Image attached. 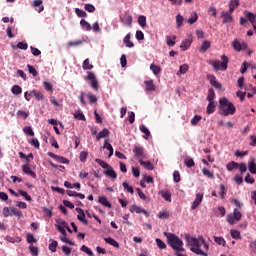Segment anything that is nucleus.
<instances>
[{
    "instance_id": "obj_1",
    "label": "nucleus",
    "mask_w": 256,
    "mask_h": 256,
    "mask_svg": "<svg viewBox=\"0 0 256 256\" xmlns=\"http://www.w3.org/2000/svg\"><path fill=\"white\" fill-rule=\"evenodd\" d=\"M186 246L189 247L192 253L195 255L208 256L207 251H209V244L205 242L203 236L195 237L190 234H185Z\"/></svg>"
},
{
    "instance_id": "obj_2",
    "label": "nucleus",
    "mask_w": 256,
    "mask_h": 256,
    "mask_svg": "<svg viewBox=\"0 0 256 256\" xmlns=\"http://www.w3.org/2000/svg\"><path fill=\"white\" fill-rule=\"evenodd\" d=\"M219 107L220 115H223L224 117H229V115H235V112L237 111L235 105L225 97L219 99Z\"/></svg>"
},
{
    "instance_id": "obj_3",
    "label": "nucleus",
    "mask_w": 256,
    "mask_h": 256,
    "mask_svg": "<svg viewBox=\"0 0 256 256\" xmlns=\"http://www.w3.org/2000/svg\"><path fill=\"white\" fill-rule=\"evenodd\" d=\"M164 237H166L168 245H170L174 251H185V248H183V240H181L179 236L173 233L164 232Z\"/></svg>"
},
{
    "instance_id": "obj_4",
    "label": "nucleus",
    "mask_w": 256,
    "mask_h": 256,
    "mask_svg": "<svg viewBox=\"0 0 256 256\" xmlns=\"http://www.w3.org/2000/svg\"><path fill=\"white\" fill-rule=\"evenodd\" d=\"M222 62L219 60L210 61V65L215 69V71H227V65L229 63V58L225 55L221 56Z\"/></svg>"
},
{
    "instance_id": "obj_5",
    "label": "nucleus",
    "mask_w": 256,
    "mask_h": 256,
    "mask_svg": "<svg viewBox=\"0 0 256 256\" xmlns=\"http://www.w3.org/2000/svg\"><path fill=\"white\" fill-rule=\"evenodd\" d=\"M3 217H23V213L19 211L17 208L13 207H4L2 211Z\"/></svg>"
},
{
    "instance_id": "obj_6",
    "label": "nucleus",
    "mask_w": 256,
    "mask_h": 256,
    "mask_svg": "<svg viewBox=\"0 0 256 256\" xmlns=\"http://www.w3.org/2000/svg\"><path fill=\"white\" fill-rule=\"evenodd\" d=\"M85 81H88V83H90L92 89H94V91H97L99 89L98 86V81H97V76H95V73L88 71L87 75L84 76Z\"/></svg>"
},
{
    "instance_id": "obj_7",
    "label": "nucleus",
    "mask_w": 256,
    "mask_h": 256,
    "mask_svg": "<svg viewBox=\"0 0 256 256\" xmlns=\"http://www.w3.org/2000/svg\"><path fill=\"white\" fill-rule=\"evenodd\" d=\"M241 211H239V208H235L232 214H229L226 219L229 225H235L236 221H241Z\"/></svg>"
},
{
    "instance_id": "obj_8",
    "label": "nucleus",
    "mask_w": 256,
    "mask_h": 256,
    "mask_svg": "<svg viewBox=\"0 0 256 256\" xmlns=\"http://www.w3.org/2000/svg\"><path fill=\"white\" fill-rule=\"evenodd\" d=\"M55 221H56L55 227L57 231H59L61 235H65V232H67L65 229L69 224H67V222L61 218H57Z\"/></svg>"
},
{
    "instance_id": "obj_9",
    "label": "nucleus",
    "mask_w": 256,
    "mask_h": 256,
    "mask_svg": "<svg viewBox=\"0 0 256 256\" xmlns=\"http://www.w3.org/2000/svg\"><path fill=\"white\" fill-rule=\"evenodd\" d=\"M130 213H137V214L143 213V215H146V217H149V212H147V210H145L137 205H132L130 207Z\"/></svg>"
},
{
    "instance_id": "obj_10",
    "label": "nucleus",
    "mask_w": 256,
    "mask_h": 256,
    "mask_svg": "<svg viewBox=\"0 0 256 256\" xmlns=\"http://www.w3.org/2000/svg\"><path fill=\"white\" fill-rule=\"evenodd\" d=\"M75 211L78 213L77 215L78 221H81V223H83L84 225H87L89 222L87 221V219H85V211H83V209L81 208H76Z\"/></svg>"
},
{
    "instance_id": "obj_11",
    "label": "nucleus",
    "mask_w": 256,
    "mask_h": 256,
    "mask_svg": "<svg viewBox=\"0 0 256 256\" xmlns=\"http://www.w3.org/2000/svg\"><path fill=\"white\" fill-rule=\"evenodd\" d=\"M207 80L209 81L210 85H212V87H215L216 89H221V83L217 82V78L214 75L208 74Z\"/></svg>"
},
{
    "instance_id": "obj_12",
    "label": "nucleus",
    "mask_w": 256,
    "mask_h": 256,
    "mask_svg": "<svg viewBox=\"0 0 256 256\" xmlns=\"http://www.w3.org/2000/svg\"><path fill=\"white\" fill-rule=\"evenodd\" d=\"M133 153L135 157H138V159H143V157H145V150L143 147L134 146Z\"/></svg>"
},
{
    "instance_id": "obj_13",
    "label": "nucleus",
    "mask_w": 256,
    "mask_h": 256,
    "mask_svg": "<svg viewBox=\"0 0 256 256\" xmlns=\"http://www.w3.org/2000/svg\"><path fill=\"white\" fill-rule=\"evenodd\" d=\"M144 85H145L144 89L147 93H151V92L155 91V89H156L155 83H153V80L144 81Z\"/></svg>"
},
{
    "instance_id": "obj_14",
    "label": "nucleus",
    "mask_w": 256,
    "mask_h": 256,
    "mask_svg": "<svg viewBox=\"0 0 256 256\" xmlns=\"http://www.w3.org/2000/svg\"><path fill=\"white\" fill-rule=\"evenodd\" d=\"M202 201H203V193H197L196 198L192 203L191 209L195 210L196 207H199L201 205Z\"/></svg>"
},
{
    "instance_id": "obj_15",
    "label": "nucleus",
    "mask_w": 256,
    "mask_h": 256,
    "mask_svg": "<svg viewBox=\"0 0 256 256\" xmlns=\"http://www.w3.org/2000/svg\"><path fill=\"white\" fill-rule=\"evenodd\" d=\"M22 171L26 175H30V177H32L33 179H37V174L33 170H31L29 165H27V164L22 165Z\"/></svg>"
},
{
    "instance_id": "obj_16",
    "label": "nucleus",
    "mask_w": 256,
    "mask_h": 256,
    "mask_svg": "<svg viewBox=\"0 0 256 256\" xmlns=\"http://www.w3.org/2000/svg\"><path fill=\"white\" fill-rule=\"evenodd\" d=\"M248 171H250L252 175H256V162H255V158L253 157H251L248 160Z\"/></svg>"
},
{
    "instance_id": "obj_17",
    "label": "nucleus",
    "mask_w": 256,
    "mask_h": 256,
    "mask_svg": "<svg viewBox=\"0 0 256 256\" xmlns=\"http://www.w3.org/2000/svg\"><path fill=\"white\" fill-rule=\"evenodd\" d=\"M211 48V42L205 40L202 42V45L199 48L200 53H207V51Z\"/></svg>"
},
{
    "instance_id": "obj_18",
    "label": "nucleus",
    "mask_w": 256,
    "mask_h": 256,
    "mask_svg": "<svg viewBox=\"0 0 256 256\" xmlns=\"http://www.w3.org/2000/svg\"><path fill=\"white\" fill-rule=\"evenodd\" d=\"M187 71H189V65L188 64H182L179 66V70L176 73V75L178 77H181V75H185V73H187Z\"/></svg>"
},
{
    "instance_id": "obj_19",
    "label": "nucleus",
    "mask_w": 256,
    "mask_h": 256,
    "mask_svg": "<svg viewBox=\"0 0 256 256\" xmlns=\"http://www.w3.org/2000/svg\"><path fill=\"white\" fill-rule=\"evenodd\" d=\"M221 17L223 18V23H231L233 21V16L229 11L222 12Z\"/></svg>"
},
{
    "instance_id": "obj_20",
    "label": "nucleus",
    "mask_w": 256,
    "mask_h": 256,
    "mask_svg": "<svg viewBox=\"0 0 256 256\" xmlns=\"http://www.w3.org/2000/svg\"><path fill=\"white\" fill-rule=\"evenodd\" d=\"M98 203L101 205H104V207H108V209H111L112 205L109 200H107V197L100 196L98 197Z\"/></svg>"
},
{
    "instance_id": "obj_21",
    "label": "nucleus",
    "mask_w": 256,
    "mask_h": 256,
    "mask_svg": "<svg viewBox=\"0 0 256 256\" xmlns=\"http://www.w3.org/2000/svg\"><path fill=\"white\" fill-rule=\"evenodd\" d=\"M159 195L165 200L168 201V203H171V194L168 190H161L159 192Z\"/></svg>"
},
{
    "instance_id": "obj_22",
    "label": "nucleus",
    "mask_w": 256,
    "mask_h": 256,
    "mask_svg": "<svg viewBox=\"0 0 256 256\" xmlns=\"http://www.w3.org/2000/svg\"><path fill=\"white\" fill-rule=\"evenodd\" d=\"M139 129H140L141 133H144L143 137L146 140L149 139V136L151 135V131H149V128L142 124V125H140Z\"/></svg>"
},
{
    "instance_id": "obj_23",
    "label": "nucleus",
    "mask_w": 256,
    "mask_h": 256,
    "mask_svg": "<svg viewBox=\"0 0 256 256\" xmlns=\"http://www.w3.org/2000/svg\"><path fill=\"white\" fill-rule=\"evenodd\" d=\"M124 44L126 47H128L129 49H132V47H135V44H133V42L131 41V34H127L124 37Z\"/></svg>"
},
{
    "instance_id": "obj_24",
    "label": "nucleus",
    "mask_w": 256,
    "mask_h": 256,
    "mask_svg": "<svg viewBox=\"0 0 256 256\" xmlns=\"http://www.w3.org/2000/svg\"><path fill=\"white\" fill-rule=\"evenodd\" d=\"M42 5H43V0H34L33 1V7H35V8L39 7V9H36V11H38V13L43 12V10L45 9V7H43Z\"/></svg>"
},
{
    "instance_id": "obj_25",
    "label": "nucleus",
    "mask_w": 256,
    "mask_h": 256,
    "mask_svg": "<svg viewBox=\"0 0 256 256\" xmlns=\"http://www.w3.org/2000/svg\"><path fill=\"white\" fill-rule=\"evenodd\" d=\"M108 171H104V175H108V177H111V179H117V173L115 170H113V167L108 166Z\"/></svg>"
},
{
    "instance_id": "obj_26",
    "label": "nucleus",
    "mask_w": 256,
    "mask_h": 256,
    "mask_svg": "<svg viewBox=\"0 0 256 256\" xmlns=\"http://www.w3.org/2000/svg\"><path fill=\"white\" fill-rule=\"evenodd\" d=\"M103 149H107L109 151V155L108 157L111 158L113 157V146L111 145V143H109V140H105Z\"/></svg>"
},
{
    "instance_id": "obj_27",
    "label": "nucleus",
    "mask_w": 256,
    "mask_h": 256,
    "mask_svg": "<svg viewBox=\"0 0 256 256\" xmlns=\"http://www.w3.org/2000/svg\"><path fill=\"white\" fill-rule=\"evenodd\" d=\"M237 7H239V0H231L229 2V11L230 13H233V11H235V9H237Z\"/></svg>"
},
{
    "instance_id": "obj_28",
    "label": "nucleus",
    "mask_w": 256,
    "mask_h": 256,
    "mask_svg": "<svg viewBox=\"0 0 256 256\" xmlns=\"http://www.w3.org/2000/svg\"><path fill=\"white\" fill-rule=\"evenodd\" d=\"M67 195L69 197H79V199H85L84 194L72 190H67Z\"/></svg>"
},
{
    "instance_id": "obj_29",
    "label": "nucleus",
    "mask_w": 256,
    "mask_h": 256,
    "mask_svg": "<svg viewBox=\"0 0 256 256\" xmlns=\"http://www.w3.org/2000/svg\"><path fill=\"white\" fill-rule=\"evenodd\" d=\"M140 165H143L145 169H148V171H153L154 167L150 161H143V159L139 160Z\"/></svg>"
},
{
    "instance_id": "obj_30",
    "label": "nucleus",
    "mask_w": 256,
    "mask_h": 256,
    "mask_svg": "<svg viewBox=\"0 0 256 256\" xmlns=\"http://www.w3.org/2000/svg\"><path fill=\"white\" fill-rule=\"evenodd\" d=\"M189 47H191L190 39H186V40L182 41L180 44V49H182L183 51H187V49H189Z\"/></svg>"
},
{
    "instance_id": "obj_31",
    "label": "nucleus",
    "mask_w": 256,
    "mask_h": 256,
    "mask_svg": "<svg viewBox=\"0 0 256 256\" xmlns=\"http://www.w3.org/2000/svg\"><path fill=\"white\" fill-rule=\"evenodd\" d=\"M177 36H166V43L168 47H175V40Z\"/></svg>"
},
{
    "instance_id": "obj_32",
    "label": "nucleus",
    "mask_w": 256,
    "mask_h": 256,
    "mask_svg": "<svg viewBox=\"0 0 256 256\" xmlns=\"http://www.w3.org/2000/svg\"><path fill=\"white\" fill-rule=\"evenodd\" d=\"M105 243H108V245H112V247H116L119 249V242L116 241L113 238H104Z\"/></svg>"
},
{
    "instance_id": "obj_33",
    "label": "nucleus",
    "mask_w": 256,
    "mask_h": 256,
    "mask_svg": "<svg viewBox=\"0 0 256 256\" xmlns=\"http://www.w3.org/2000/svg\"><path fill=\"white\" fill-rule=\"evenodd\" d=\"M215 107H216L215 102H209L206 109L207 115H211L215 113Z\"/></svg>"
},
{
    "instance_id": "obj_34",
    "label": "nucleus",
    "mask_w": 256,
    "mask_h": 256,
    "mask_svg": "<svg viewBox=\"0 0 256 256\" xmlns=\"http://www.w3.org/2000/svg\"><path fill=\"white\" fill-rule=\"evenodd\" d=\"M215 91L213 89L208 90L207 101L208 103H215Z\"/></svg>"
},
{
    "instance_id": "obj_35",
    "label": "nucleus",
    "mask_w": 256,
    "mask_h": 256,
    "mask_svg": "<svg viewBox=\"0 0 256 256\" xmlns=\"http://www.w3.org/2000/svg\"><path fill=\"white\" fill-rule=\"evenodd\" d=\"M241 44L242 42L239 41L238 39H235L232 43H231V47H233L234 51H241Z\"/></svg>"
},
{
    "instance_id": "obj_36",
    "label": "nucleus",
    "mask_w": 256,
    "mask_h": 256,
    "mask_svg": "<svg viewBox=\"0 0 256 256\" xmlns=\"http://www.w3.org/2000/svg\"><path fill=\"white\" fill-rule=\"evenodd\" d=\"M109 135V130L107 128H104L102 131L98 133L96 136L97 141L103 139L104 137H107Z\"/></svg>"
},
{
    "instance_id": "obj_37",
    "label": "nucleus",
    "mask_w": 256,
    "mask_h": 256,
    "mask_svg": "<svg viewBox=\"0 0 256 256\" xmlns=\"http://www.w3.org/2000/svg\"><path fill=\"white\" fill-rule=\"evenodd\" d=\"M82 68L84 71H91V69H93V64L89 62V59H85L82 64Z\"/></svg>"
},
{
    "instance_id": "obj_38",
    "label": "nucleus",
    "mask_w": 256,
    "mask_h": 256,
    "mask_svg": "<svg viewBox=\"0 0 256 256\" xmlns=\"http://www.w3.org/2000/svg\"><path fill=\"white\" fill-rule=\"evenodd\" d=\"M197 19H199V15H197V12H193L188 19L189 25H193V23H197Z\"/></svg>"
},
{
    "instance_id": "obj_39",
    "label": "nucleus",
    "mask_w": 256,
    "mask_h": 256,
    "mask_svg": "<svg viewBox=\"0 0 256 256\" xmlns=\"http://www.w3.org/2000/svg\"><path fill=\"white\" fill-rule=\"evenodd\" d=\"M138 24L142 28L147 27V17H145L144 15L139 16L138 17Z\"/></svg>"
},
{
    "instance_id": "obj_40",
    "label": "nucleus",
    "mask_w": 256,
    "mask_h": 256,
    "mask_svg": "<svg viewBox=\"0 0 256 256\" xmlns=\"http://www.w3.org/2000/svg\"><path fill=\"white\" fill-rule=\"evenodd\" d=\"M60 241H62V243H67V245H75V242L67 238V232H65V234H62V236H60Z\"/></svg>"
},
{
    "instance_id": "obj_41",
    "label": "nucleus",
    "mask_w": 256,
    "mask_h": 256,
    "mask_svg": "<svg viewBox=\"0 0 256 256\" xmlns=\"http://www.w3.org/2000/svg\"><path fill=\"white\" fill-rule=\"evenodd\" d=\"M11 91H12L13 95H21V93H23V89L19 85H14L11 88Z\"/></svg>"
},
{
    "instance_id": "obj_42",
    "label": "nucleus",
    "mask_w": 256,
    "mask_h": 256,
    "mask_svg": "<svg viewBox=\"0 0 256 256\" xmlns=\"http://www.w3.org/2000/svg\"><path fill=\"white\" fill-rule=\"evenodd\" d=\"M227 171H233V169H239V163L237 162H230L226 166Z\"/></svg>"
},
{
    "instance_id": "obj_43",
    "label": "nucleus",
    "mask_w": 256,
    "mask_h": 256,
    "mask_svg": "<svg viewBox=\"0 0 256 256\" xmlns=\"http://www.w3.org/2000/svg\"><path fill=\"white\" fill-rule=\"evenodd\" d=\"M80 25L85 31H91V24H89V22H87L85 19L80 21Z\"/></svg>"
},
{
    "instance_id": "obj_44",
    "label": "nucleus",
    "mask_w": 256,
    "mask_h": 256,
    "mask_svg": "<svg viewBox=\"0 0 256 256\" xmlns=\"http://www.w3.org/2000/svg\"><path fill=\"white\" fill-rule=\"evenodd\" d=\"M122 23L128 26L131 25L133 23V17H131V15H125L122 19Z\"/></svg>"
},
{
    "instance_id": "obj_45",
    "label": "nucleus",
    "mask_w": 256,
    "mask_h": 256,
    "mask_svg": "<svg viewBox=\"0 0 256 256\" xmlns=\"http://www.w3.org/2000/svg\"><path fill=\"white\" fill-rule=\"evenodd\" d=\"M86 97H87V99H89V102L91 105H93V103H97V96H95L93 93L88 92L86 94Z\"/></svg>"
},
{
    "instance_id": "obj_46",
    "label": "nucleus",
    "mask_w": 256,
    "mask_h": 256,
    "mask_svg": "<svg viewBox=\"0 0 256 256\" xmlns=\"http://www.w3.org/2000/svg\"><path fill=\"white\" fill-rule=\"evenodd\" d=\"M150 70L152 71L153 75H159V73H161V68L155 64L150 65Z\"/></svg>"
},
{
    "instance_id": "obj_47",
    "label": "nucleus",
    "mask_w": 256,
    "mask_h": 256,
    "mask_svg": "<svg viewBox=\"0 0 256 256\" xmlns=\"http://www.w3.org/2000/svg\"><path fill=\"white\" fill-rule=\"evenodd\" d=\"M28 249H29L32 256H38L39 255V248H37V246L30 245L28 247Z\"/></svg>"
},
{
    "instance_id": "obj_48",
    "label": "nucleus",
    "mask_w": 256,
    "mask_h": 256,
    "mask_svg": "<svg viewBox=\"0 0 256 256\" xmlns=\"http://www.w3.org/2000/svg\"><path fill=\"white\" fill-rule=\"evenodd\" d=\"M201 119H203V117H202L201 115H195V116L191 119L190 123H191V125H192L193 127H195V125H197V124L199 123V121H201Z\"/></svg>"
},
{
    "instance_id": "obj_49",
    "label": "nucleus",
    "mask_w": 256,
    "mask_h": 256,
    "mask_svg": "<svg viewBox=\"0 0 256 256\" xmlns=\"http://www.w3.org/2000/svg\"><path fill=\"white\" fill-rule=\"evenodd\" d=\"M214 241L217 243V245H222V247H225L226 242L223 237L214 236Z\"/></svg>"
},
{
    "instance_id": "obj_50",
    "label": "nucleus",
    "mask_w": 256,
    "mask_h": 256,
    "mask_svg": "<svg viewBox=\"0 0 256 256\" xmlns=\"http://www.w3.org/2000/svg\"><path fill=\"white\" fill-rule=\"evenodd\" d=\"M202 174L204 177H208V179H213L214 175L213 172L209 171L207 168H202Z\"/></svg>"
},
{
    "instance_id": "obj_51",
    "label": "nucleus",
    "mask_w": 256,
    "mask_h": 256,
    "mask_svg": "<svg viewBox=\"0 0 256 256\" xmlns=\"http://www.w3.org/2000/svg\"><path fill=\"white\" fill-rule=\"evenodd\" d=\"M87 157H89V152H87V151L80 152L79 159H80L81 163H85V161H87Z\"/></svg>"
},
{
    "instance_id": "obj_52",
    "label": "nucleus",
    "mask_w": 256,
    "mask_h": 256,
    "mask_svg": "<svg viewBox=\"0 0 256 256\" xmlns=\"http://www.w3.org/2000/svg\"><path fill=\"white\" fill-rule=\"evenodd\" d=\"M57 245H59V243L57 241L53 240L52 243L49 244V251H51L52 253H56Z\"/></svg>"
},
{
    "instance_id": "obj_53",
    "label": "nucleus",
    "mask_w": 256,
    "mask_h": 256,
    "mask_svg": "<svg viewBox=\"0 0 256 256\" xmlns=\"http://www.w3.org/2000/svg\"><path fill=\"white\" fill-rule=\"evenodd\" d=\"M23 131L26 135H30V137L35 136V132H33V128H31V126L24 127Z\"/></svg>"
},
{
    "instance_id": "obj_54",
    "label": "nucleus",
    "mask_w": 256,
    "mask_h": 256,
    "mask_svg": "<svg viewBox=\"0 0 256 256\" xmlns=\"http://www.w3.org/2000/svg\"><path fill=\"white\" fill-rule=\"evenodd\" d=\"M31 95H33L37 101H41V99H43V94L37 90H32Z\"/></svg>"
},
{
    "instance_id": "obj_55",
    "label": "nucleus",
    "mask_w": 256,
    "mask_h": 256,
    "mask_svg": "<svg viewBox=\"0 0 256 256\" xmlns=\"http://www.w3.org/2000/svg\"><path fill=\"white\" fill-rule=\"evenodd\" d=\"M156 245L158 249H167V244H165V242L159 238L156 239Z\"/></svg>"
},
{
    "instance_id": "obj_56",
    "label": "nucleus",
    "mask_w": 256,
    "mask_h": 256,
    "mask_svg": "<svg viewBox=\"0 0 256 256\" xmlns=\"http://www.w3.org/2000/svg\"><path fill=\"white\" fill-rule=\"evenodd\" d=\"M157 217L159 219H169V212L162 210L158 213Z\"/></svg>"
},
{
    "instance_id": "obj_57",
    "label": "nucleus",
    "mask_w": 256,
    "mask_h": 256,
    "mask_svg": "<svg viewBox=\"0 0 256 256\" xmlns=\"http://www.w3.org/2000/svg\"><path fill=\"white\" fill-rule=\"evenodd\" d=\"M230 235L232 239H241V232L237 230H231Z\"/></svg>"
},
{
    "instance_id": "obj_58",
    "label": "nucleus",
    "mask_w": 256,
    "mask_h": 256,
    "mask_svg": "<svg viewBox=\"0 0 256 256\" xmlns=\"http://www.w3.org/2000/svg\"><path fill=\"white\" fill-rule=\"evenodd\" d=\"M122 185H123V188L125 189V191H127V193H131V195H133V193H134L133 187L130 186L129 183L123 182Z\"/></svg>"
},
{
    "instance_id": "obj_59",
    "label": "nucleus",
    "mask_w": 256,
    "mask_h": 256,
    "mask_svg": "<svg viewBox=\"0 0 256 256\" xmlns=\"http://www.w3.org/2000/svg\"><path fill=\"white\" fill-rule=\"evenodd\" d=\"M74 117L78 119V121H85V115L81 111L75 112Z\"/></svg>"
},
{
    "instance_id": "obj_60",
    "label": "nucleus",
    "mask_w": 256,
    "mask_h": 256,
    "mask_svg": "<svg viewBox=\"0 0 256 256\" xmlns=\"http://www.w3.org/2000/svg\"><path fill=\"white\" fill-rule=\"evenodd\" d=\"M43 87L44 89H46V91H50V93H53V85L50 82L44 81Z\"/></svg>"
},
{
    "instance_id": "obj_61",
    "label": "nucleus",
    "mask_w": 256,
    "mask_h": 256,
    "mask_svg": "<svg viewBox=\"0 0 256 256\" xmlns=\"http://www.w3.org/2000/svg\"><path fill=\"white\" fill-rule=\"evenodd\" d=\"M80 250L83 251V253H86V255L93 256V251L85 245H82Z\"/></svg>"
},
{
    "instance_id": "obj_62",
    "label": "nucleus",
    "mask_w": 256,
    "mask_h": 256,
    "mask_svg": "<svg viewBox=\"0 0 256 256\" xmlns=\"http://www.w3.org/2000/svg\"><path fill=\"white\" fill-rule=\"evenodd\" d=\"M186 167H195V161H193V158H186L184 161Z\"/></svg>"
},
{
    "instance_id": "obj_63",
    "label": "nucleus",
    "mask_w": 256,
    "mask_h": 256,
    "mask_svg": "<svg viewBox=\"0 0 256 256\" xmlns=\"http://www.w3.org/2000/svg\"><path fill=\"white\" fill-rule=\"evenodd\" d=\"M58 163H63L64 165L69 164V160L63 156H56V160Z\"/></svg>"
},
{
    "instance_id": "obj_64",
    "label": "nucleus",
    "mask_w": 256,
    "mask_h": 256,
    "mask_svg": "<svg viewBox=\"0 0 256 256\" xmlns=\"http://www.w3.org/2000/svg\"><path fill=\"white\" fill-rule=\"evenodd\" d=\"M184 18L181 16V14H177L176 16V26L179 28L181 25H183Z\"/></svg>"
}]
</instances>
